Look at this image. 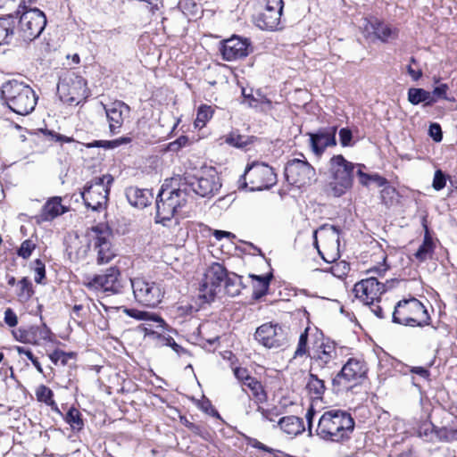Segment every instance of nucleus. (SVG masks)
<instances>
[{"label":"nucleus","mask_w":457,"mask_h":457,"mask_svg":"<svg viewBox=\"0 0 457 457\" xmlns=\"http://www.w3.org/2000/svg\"><path fill=\"white\" fill-rule=\"evenodd\" d=\"M73 356L72 353H65L62 350H54L51 354H49L50 360L57 364L61 362L62 366H65L68 362V360Z\"/></svg>","instance_id":"50"},{"label":"nucleus","mask_w":457,"mask_h":457,"mask_svg":"<svg viewBox=\"0 0 457 457\" xmlns=\"http://www.w3.org/2000/svg\"><path fill=\"white\" fill-rule=\"evenodd\" d=\"M187 187H183L182 184L178 188H170L162 185L156 197V222L165 225L166 221H170L175 213L187 204Z\"/></svg>","instance_id":"3"},{"label":"nucleus","mask_w":457,"mask_h":457,"mask_svg":"<svg viewBox=\"0 0 457 457\" xmlns=\"http://www.w3.org/2000/svg\"><path fill=\"white\" fill-rule=\"evenodd\" d=\"M434 252L435 244L427 229L422 244L419 246L418 250L414 253V258L418 261V262L421 263L432 259Z\"/></svg>","instance_id":"32"},{"label":"nucleus","mask_w":457,"mask_h":457,"mask_svg":"<svg viewBox=\"0 0 457 457\" xmlns=\"http://www.w3.org/2000/svg\"><path fill=\"white\" fill-rule=\"evenodd\" d=\"M213 110L210 105L202 104L197 111L195 124L196 126H204L212 117Z\"/></svg>","instance_id":"44"},{"label":"nucleus","mask_w":457,"mask_h":457,"mask_svg":"<svg viewBox=\"0 0 457 457\" xmlns=\"http://www.w3.org/2000/svg\"><path fill=\"white\" fill-rule=\"evenodd\" d=\"M252 51L253 47L250 39L236 35L221 41L220 46V53L222 59L227 62L245 58Z\"/></svg>","instance_id":"18"},{"label":"nucleus","mask_w":457,"mask_h":457,"mask_svg":"<svg viewBox=\"0 0 457 457\" xmlns=\"http://www.w3.org/2000/svg\"><path fill=\"white\" fill-rule=\"evenodd\" d=\"M183 187H187V192L191 190L201 197H212L221 187L220 179L215 168L204 167L195 176H186Z\"/></svg>","instance_id":"6"},{"label":"nucleus","mask_w":457,"mask_h":457,"mask_svg":"<svg viewBox=\"0 0 457 457\" xmlns=\"http://www.w3.org/2000/svg\"><path fill=\"white\" fill-rule=\"evenodd\" d=\"M353 133L348 128H342L339 130V140L342 146L346 147L352 145Z\"/></svg>","instance_id":"56"},{"label":"nucleus","mask_w":457,"mask_h":457,"mask_svg":"<svg viewBox=\"0 0 457 457\" xmlns=\"http://www.w3.org/2000/svg\"><path fill=\"white\" fill-rule=\"evenodd\" d=\"M113 178L110 174L96 177L87 182L81 192V197L87 208L96 212L103 210L106 206Z\"/></svg>","instance_id":"7"},{"label":"nucleus","mask_w":457,"mask_h":457,"mask_svg":"<svg viewBox=\"0 0 457 457\" xmlns=\"http://www.w3.org/2000/svg\"><path fill=\"white\" fill-rule=\"evenodd\" d=\"M228 270L219 263L213 262L204 272L199 286V298L204 303H212L221 292Z\"/></svg>","instance_id":"11"},{"label":"nucleus","mask_w":457,"mask_h":457,"mask_svg":"<svg viewBox=\"0 0 457 457\" xmlns=\"http://www.w3.org/2000/svg\"><path fill=\"white\" fill-rule=\"evenodd\" d=\"M64 420L71 426L72 430L80 431L84 427L81 413L75 407H71L69 409Z\"/></svg>","instance_id":"37"},{"label":"nucleus","mask_w":457,"mask_h":457,"mask_svg":"<svg viewBox=\"0 0 457 457\" xmlns=\"http://www.w3.org/2000/svg\"><path fill=\"white\" fill-rule=\"evenodd\" d=\"M395 194V189L390 186L385 187L381 191V198L386 204L392 202V198Z\"/></svg>","instance_id":"60"},{"label":"nucleus","mask_w":457,"mask_h":457,"mask_svg":"<svg viewBox=\"0 0 457 457\" xmlns=\"http://www.w3.org/2000/svg\"><path fill=\"white\" fill-rule=\"evenodd\" d=\"M131 138L129 137H121L113 140H95L92 143L87 145V147H103L105 149H113L121 145L130 143Z\"/></svg>","instance_id":"35"},{"label":"nucleus","mask_w":457,"mask_h":457,"mask_svg":"<svg viewBox=\"0 0 457 457\" xmlns=\"http://www.w3.org/2000/svg\"><path fill=\"white\" fill-rule=\"evenodd\" d=\"M37 399L41 402L46 403L48 405H54L55 403L53 400V391L46 386H40L37 391Z\"/></svg>","instance_id":"47"},{"label":"nucleus","mask_w":457,"mask_h":457,"mask_svg":"<svg viewBox=\"0 0 457 457\" xmlns=\"http://www.w3.org/2000/svg\"><path fill=\"white\" fill-rule=\"evenodd\" d=\"M354 427V420L349 412L330 409L319 418L315 433L322 440L341 443L350 438Z\"/></svg>","instance_id":"1"},{"label":"nucleus","mask_w":457,"mask_h":457,"mask_svg":"<svg viewBox=\"0 0 457 457\" xmlns=\"http://www.w3.org/2000/svg\"><path fill=\"white\" fill-rule=\"evenodd\" d=\"M162 345L171 347L172 350L179 355H183L187 353V351L181 345H178L170 336H167V338L163 339Z\"/></svg>","instance_id":"57"},{"label":"nucleus","mask_w":457,"mask_h":457,"mask_svg":"<svg viewBox=\"0 0 457 457\" xmlns=\"http://www.w3.org/2000/svg\"><path fill=\"white\" fill-rule=\"evenodd\" d=\"M356 165L348 162L342 154L332 156L329 160L330 181L327 186V192L335 197L343 195L353 185Z\"/></svg>","instance_id":"4"},{"label":"nucleus","mask_w":457,"mask_h":457,"mask_svg":"<svg viewBox=\"0 0 457 457\" xmlns=\"http://www.w3.org/2000/svg\"><path fill=\"white\" fill-rule=\"evenodd\" d=\"M345 270H349L348 264L345 262H341L332 267V273L337 277H342L346 273Z\"/></svg>","instance_id":"62"},{"label":"nucleus","mask_w":457,"mask_h":457,"mask_svg":"<svg viewBox=\"0 0 457 457\" xmlns=\"http://www.w3.org/2000/svg\"><path fill=\"white\" fill-rule=\"evenodd\" d=\"M337 128L336 126L320 129L315 133H308L310 137V146L312 153L320 157L327 147L337 145Z\"/></svg>","instance_id":"24"},{"label":"nucleus","mask_w":457,"mask_h":457,"mask_svg":"<svg viewBox=\"0 0 457 457\" xmlns=\"http://www.w3.org/2000/svg\"><path fill=\"white\" fill-rule=\"evenodd\" d=\"M370 27L375 36L382 42H387L391 39H395L398 36V30L395 28L377 20L370 22Z\"/></svg>","instance_id":"31"},{"label":"nucleus","mask_w":457,"mask_h":457,"mask_svg":"<svg viewBox=\"0 0 457 457\" xmlns=\"http://www.w3.org/2000/svg\"><path fill=\"white\" fill-rule=\"evenodd\" d=\"M34 294L32 283L28 278H23L19 281V292L17 294L20 301H28Z\"/></svg>","instance_id":"41"},{"label":"nucleus","mask_w":457,"mask_h":457,"mask_svg":"<svg viewBox=\"0 0 457 457\" xmlns=\"http://www.w3.org/2000/svg\"><path fill=\"white\" fill-rule=\"evenodd\" d=\"M242 179L250 191L268 189L277 183V175L272 167L263 162H255L247 167Z\"/></svg>","instance_id":"12"},{"label":"nucleus","mask_w":457,"mask_h":457,"mask_svg":"<svg viewBox=\"0 0 457 457\" xmlns=\"http://www.w3.org/2000/svg\"><path fill=\"white\" fill-rule=\"evenodd\" d=\"M449 90V86L447 84L442 83L438 86L435 87L434 89L430 92L433 95L432 98L435 100V103L437 102L438 99H445L450 102H454V98L448 97L447 92Z\"/></svg>","instance_id":"46"},{"label":"nucleus","mask_w":457,"mask_h":457,"mask_svg":"<svg viewBox=\"0 0 457 457\" xmlns=\"http://www.w3.org/2000/svg\"><path fill=\"white\" fill-rule=\"evenodd\" d=\"M446 178L441 170H436L434 174L432 187L435 190L439 191L445 187Z\"/></svg>","instance_id":"54"},{"label":"nucleus","mask_w":457,"mask_h":457,"mask_svg":"<svg viewBox=\"0 0 457 457\" xmlns=\"http://www.w3.org/2000/svg\"><path fill=\"white\" fill-rule=\"evenodd\" d=\"M16 340L24 344L40 345L42 341H50L52 332L45 324L19 328L12 331Z\"/></svg>","instance_id":"23"},{"label":"nucleus","mask_w":457,"mask_h":457,"mask_svg":"<svg viewBox=\"0 0 457 457\" xmlns=\"http://www.w3.org/2000/svg\"><path fill=\"white\" fill-rule=\"evenodd\" d=\"M254 338L266 348H278L288 343L286 328L278 323L267 322L257 328Z\"/></svg>","instance_id":"16"},{"label":"nucleus","mask_w":457,"mask_h":457,"mask_svg":"<svg viewBox=\"0 0 457 457\" xmlns=\"http://www.w3.org/2000/svg\"><path fill=\"white\" fill-rule=\"evenodd\" d=\"M324 234L327 237L331 238L332 240H335L337 244L339 243V229L337 227L334 225L329 224H324L320 226L318 229L314 230L313 232V240L314 245L317 246L318 241H317V235Z\"/></svg>","instance_id":"38"},{"label":"nucleus","mask_w":457,"mask_h":457,"mask_svg":"<svg viewBox=\"0 0 457 457\" xmlns=\"http://www.w3.org/2000/svg\"><path fill=\"white\" fill-rule=\"evenodd\" d=\"M12 21L10 18H0V45L8 44L13 35Z\"/></svg>","instance_id":"39"},{"label":"nucleus","mask_w":457,"mask_h":457,"mask_svg":"<svg viewBox=\"0 0 457 457\" xmlns=\"http://www.w3.org/2000/svg\"><path fill=\"white\" fill-rule=\"evenodd\" d=\"M243 288L241 277L234 272L227 273L226 279H224L223 289L225 293L231 297L237 296L240 294Z\"/></svg>","instance_id":"34"},{"label":"nucleus","mask_w":457,"mask_h":457,"mask_svg":"<svg viewBox=\"0 0 457 457\" xmlns=\"http://www.w3.org/2000/svg\"><path fill=\"white\" fill-rule=\"evenodd\" d=\"M367 372V367L362 361L355 358H350L332 378V385L337 387H346L348 383L356 384L361 378H364Z\"/></svg>","instance_id":"19"},{"label":"nucleus","mask_w":457,"mask_h":457,"mask_svg":"<svg viewBox=\"0 0 457 457\" xmlns=\"http://www.w3.org/2000/svg\"><path fill=\"white\" fill-rule=\"evenodd\" d=\"M361 166L362 165H361V164L356 165V167L358 168L357 175L360 178L361 184H362L363 186H369L371 182L372 175H369V174L362 172Z\"/></svg>","instance_id":"63"},{"label":"nucleus","mask_w":457,"mask_h":457,"mask_svg":"<svg viewBox=\"0 0 457 457\" xmlns=\"http://www.w3.org/2000/svg\"><path fill=\"white\" fill-rule=\"evenodd\" d=\"M428 134L436 142H441L443 139L442 129L438 123L430 124L428 129Z\"/></svg>","instance_id":"58"},{"label":"nucleus","mask_w":457,"mask_h":457,"mask_svg":"<svg viewBox=\"0 0 457 457\" xmlns=\"http://www.w3.org/2000/svg\"><path fill=\"white\" fill-rule=\"evenodd\" d=\"M1 98L11 111L23 116L34 111L37 102L35 91L29 85L15 79L3 84Z\"/></svg>","instance_id":"2"},{"label":"nucleus","mask_w":457,"mask_h":457,"mask_svg":"<svg viewBox=\"0 0 457 457\" xmlns=\"http://www.w3.org/2000/svg\"><path fill=\"white\" fill-rule=\"evenodd\" d=\"M126 198L129 203L135 207L144 208L147 206L153 195L150 190L139 188L137 187H129L125 190Z\"/></svg>","instance_id":"26"},{"label":"nucleus","mask_w":457,"mask_h":457,"mask_svg":"<svg viewBox=\"0 0 457 457\" xmlns=\"http://www.w3.org/2000/svg\"><path fill=\"white\" fill-rule=\"evenodd\" d=\"M106 117L109 122V129L112 134H116L124 122V117L129 115L130 107L121 101H116L108 106H104Z\"/></svg>","instance_id":"25"},{"label":"nucleus","mask_w":457,"mask_h":457,"mask_svg":"<svg viewBox=\"0 0 457 457\" xmlns=\"http://www.w3.org/2000/svg\"><path fill=\"white\" fill-rule=\"evenodd\" d=\"M257 411L261 413L263 420L273 422L275 419L279 415L277 408L265 409L262 406H258Z\"/></svg>","instance_id":"55"},{"label":"nucleus","mask_w":457,"mask_h":457,"mask_svg":"<svg viewBox=\"0 0 457 457\" xmlns=\"http://www.w3.org/2000/svg\"><path fill=\"white\" fill-rule=\"evenodd\" d=\"M308 330L309 328H306L303 332L301 333L297 344V347L295 351L293 359H296L297 357L303 356L307 353H309V347H308Z\"/></svg>","instance_id":"42"},{"label":"nucleus","mask_w":457,"mask_h":457,"mask_svg":"<svg viewBox=\"0 0 457 457\" xmlns=\"http://www.w3.org/2000/svg\"><path fill=\"white\" fill-rule=\"evenodd\" d=\"M320 373H316L315 371H312L309 370L307 382L305 386V389L307 393L314 399H322L327 387L325 385V380L320 378Z\"/></svg>","instance_id":"27"},{"label":"nucleus","mask_w":457,"mask_h":457,"mask_svg":"<svg viewBox=\"0 0 457 457\" xmlns=\"http://www.w3.org/2000/svg\"><path fill=\"white\" fill-rule=\"evenodd\" d=\"M436 439L446 442L457 440V429H448L446 428L436 429Z\"/></svg>","instance_id":"49"},{"label":"nucleus","mask_w":457,"mask_h":457,"mask_svg":"<svg viewBox=\"0 0 457 457\" xmlns=\"http://www.w3.org/2000/svg\"><path fill=\"white\" fill-rule=\"evenodd\" d=\"M94 249L97 252V263H108L115 256L114 250L112 247L111 228L103 223L92 227L91 235Z\"/></svg>","instance_id":"15"},{"label":"nucleus","mask_w":457,"mask_h":457,"mask_svg":"<svg viewBox=\"0 0 457 457\" xmlns=\"http://www.w3.org/2000/svg\"><path fill=\"white\" fill-rule=\"evenodd\" d=\"M225 141L232 146L243 148L252 143V137L231 132L228 135Z\"/></svg>","instance_id":"40"},{"label":"nucleus","mask_w":457,"mask_h":457,"mask_svg":"<svg viewBox=\"0 0 457 457\" xmlns=\"http://www.w3.org/2000/svg\"><path fill=\"white\" fill-rule=\"evenodd\" d=\"M20 16L16 33L24 42H31L37 38L46 25L45 13L37 8L26 9Z\"/></svg>","instance_id":"9"},{"label":"nucleus","mask_w":457,"mask_h":457,"mask_svg":"<svg viewBox=\"0 0 457 457\" xmlns=\"http://www.w3.org/2000/svg\"><path fill=\"white\" fill-rule=\"evenodd\" d=\"M303 159L289 160L285 167V177L291 185L302 187L310 184L315 177V169Z\"/></svg>","instance_id":"17"},{"label":"nucleus","mask_w":457,"mask_h":457,"mask_svg":"<svg viewBox=\"0 0 457 457\" xmlns=\"http://www.w3.org/2000/svg\"><path fill=\"white\" fill-rule=\"evenodd\" d=\"M35 271V282L41 284L42 280L46 278V266L40 259H36L33 262Z\"/></svg>","instance_id":"52"},{"label":"nucleus","mask_w":457,"mask_h":457,"mask_svg":"<svg viewBox=\"0 0 457 457\" xmlns=\"http://www.w3.org/2000/svg\"><path fill=\"white\" fill-rule=\"evenodd\" d=\"M188 139L187 137H180L176 141L171 142L170 144V149L171 151L179 150L180 147L184 146L187 143Z\"/></svg>","instance_id":"64"},{"label":"nucleus","mask_w":457,"mask_h":457,"mask_svg":"<svg viewBox=\"0 0 457 457\" xmlns=\"http://www.w3.org/2000/svg\"><path fill=\"white\" fill-rule=\"evenodd\" d=\"M418 436L428 442H434L436 436V429L432 423L426 422L419 428Z\"/></svg>","instance_id":"43"},{"label":"nucleus","mask_w":457,"mask_h":457,"mask_svg":"<svg viewBox=\"0 0 457 457\" xmlns=\"http://www.w3.org/2000/svg\"><path fill=\"white\" fill-rule=\"evenodd\" d=\"M130 284L134 297L140 304L155 307L162 302L164 289L160 283L136 278L130 280Z\"/></svg>","instance_id":"13"},{"label":"nucleus","mask_w":457,"mask_h":457,"mask_svg":"<svg viewBox=\"0 0 457 457\" xmlns=\"http://www.w3.org/2000/svg\"><path fill=\"white\" fill-rule=\"evenodd\" d=\"M275 427H279L285 433L292 436L304 431L303 419L293 415L281 418Z\"/></svg>","instance_id":"28"},{"label":"nucleus","mask_w":457,"mask_h":457,"mask_svg":"<svg viewBox=\"0 0 457 457\" xmlns=\"http://www.w3.org/2000/svg\"><path fill=\"white\" fill-rule=\"evenodd\" d=\"M386 286L378 281L374 277L362 279L353 287L355 297L366 303H373L379 301L380 295L386 292Z\"/></svg>","instance_id":"22"},{"label":"nucleus","mask_w":457,"mask_h":457,"mask_svg":"<svg viewBox=\"0 0 457 457\" xmlns=\"http://www.w3.org/2000/svg\"><path fill=\"white\" fill-rule=\"evenodd\" d=\"M262 11L253 17L255 25L263 30H276L279 28L284 8L283 0H259Z\"/></svg>","instance_id":"14"},{"label":"nucleus","mask_w":457,"mask_h":457,"mask_svg":"<svg viewBox=\"0 0 457 457\" xmlns=\"http://www.w3.org/2000/svg\"><path fill=\"white\" fill-rule=\"evenodd\" d=\"M129 317L137 320H143L145 323L139 326V328L144 331L145 337H149L150 333L156 329L164 331L167 328V324L164 320L158 314L145 311H140L134 308L119 307Z\"/></svg>","instance_id":"20"},{"label":"nucleus","mask_w":457,"mask_h":457,"mask_svg":"<svg viewBox=\"0 0 457 457\" xmlns=\"http://www.w3.org/2000/svg\"><path fill=\"white\" fill-rule=\"evenodd\" d=\"M234 375L239 381L243 382V384H245V381H248V378H252L248 370L245 368H235Z\"/></svg>","instance_id":"61"},{"label":"nucleus","mask_w":457,"mask_h":457,"mask_svg":"<svg viewBox=\"0 0 457 457\" xmlns=\"http://www.w3.org/2000/svg\"><path fill=\"white\" fill-rule=\"evenodd\" d=\"M119 270L115 267H111L106 270L105 274L96 275L85 285L91 290L119 294L121 291V284L119 280Z\"/></svg>","instance_id":"21"},{"label":"nucleus","mask_w":457,"mask_h":457,"mask_svg":"<svg viewBox=\"0 0 457 457\" xmlns=\"http://www.w3.org/2000/svg\"><path fill=\"white\" fill-rule=\"evenodd\" d=\"M272 277L271 273L265 276L250 275L253 279V297L254 299H260L267 294Z\"/></svg>","instance_id":"33"},{"label":"nucleus","mask_w":457,"mask_h":457,"mask_svg":"<svg viewBox=\"0 0 457 457\" xmlns=\"http://www.w3.org/2000/svg\"><path fill=\"white\" fill-rule=\"evenodd\" d=\"M338 355L334 343H321L310 356V369L320 377L331 378L338 369Z\"/></svg>","instance_id":"8"},{"label":"nucleus","mask_w":457,"mask_h":457,"mask_svg":"<svg viewBox=\"0 0 457 457\" xmlns=\"http://www.w3.org/2000/svg\"><path fill=\"white\" fill-rule=\"evenodd\" d=\"M67 211L68 209L62 204V198L60 196H54L44 204L42 219L44 220H52Z\"/></svg>","instance_id":"29"},{"label":"nucleus","mask_w":457,"mask_h":457,"mask_svg":"<svg viewBox=\"0 0 457 457\" xmlns=\"http://www.w3.org/2000/svg\"><path fill=\"white\" fill-rule=\"evenodd\" d=\"M432 96L433 95L430 94V91L419 87H411L407 93L408 101L411 104L418 105L423 104L424 107L432 106L435 104Z\"/></svg>","instance_id":"30"},{"label":"nucleus","mask_w":457,"mask_h":457,"mask_svg":"<svg viewBox=\"0 0 457 457\" xmlns=\"http://www.w3.org/2000/svg\"><path fill=\"white\" fill-rule=\"evenodd\" d=\"M57 89L62 100L71 104H79L88 96L87 81L74 71H68L60 79Z\"/></svg>","instance_id":"10"},{"label":"nucleus","mask_w":457,"mask_h":457,"mask_svg":"<svg viewBox=\"0 0 457 457\" xmlns=\"http://www.w3.org/2000/svg\"><path fill=\"white\" fill-rule=\"evenodd\" d=\"M407 73L414 81L419 80L423 75L421 68L413 56L410 58V64L407 65Z\"/></svg>","instance_id":"48"},{"label":"nucleus","mask_w":457,"mask_h":457,"mask_svg":"<svg viewBox=\"0 0 457 457\" xmlns=\"http://www.w3.org/2000/svg\"><path fill=\"white\" fill-rule=\"evenodd\" d=\"M394 323L409 327H424L430 324L431 318L427 308L415 297L399 301L392 313Z\"/></svg>","instance_id":"5"},{"label":"nucleus","mask_w":457,"mask_h":457,"mask_svg":"<svg viewBox=\"0 0 457 457\" xmlns=\"http://www.w3.org/2000/svg\"><path fill=\"white\" fill-rule=\"evenodd\" d=\"M37 133L38 135H42L44 137H46L49 140H54L56 142H61V143L74 142V139L72 137H67L64 135H61V134L55 133L54 131L48 130V129H40L37 130Z\"/></svg>","instance_id":"45"},{"label":"nucleus","mask_w":457,"mask_h":457,"mask_svg":"<svg viewBox=\"0 0 457 457\" xmlns=\"http://www.w3.org/2000/svg\"><path fill=\"white\" fill-rule=\"evenodd\" d=\"M4 322L11 328L18 324L17 315L11 308L6 309L4 312Z\"/></svg>","instance_id":"59"},{"label":"nucleus","mask_w":457,"mask_h":457,"mask_svg":"<svg viewBox=\"0 0 457 457\" xmlns=\"http://www.w3.org/2000/svg\"><path fill=\"white\" fill-rule=\"evenodd\" d=\"M16 350L20 354H24L28 357V361H30L39 373H43V369L38 361L37 358L34 356L32 352L22 346H16Z\"/></svg>","instance_id":"53"},{"label":"nucleus","mask_w":457,"mask_h":457,"mask_svg":"<svg viewBox=\"0 0 457 457\" xmlns=\"http://www.w3.org/2000/svg\"><path fill=\"white\" fill-rule=\"evenodd\" d=\"M35 248L36 244L32 240L27 239L21 243L17 254L23 259H29Z\"/></svg>","instance_id":"51"},{"label":"nucleus","mask_w":457,"mask_h":457,"mask_svg":"<svg viewBox=\"0 0 457 457\" xmlns=\"http://www.w3.org/2000/svg\"><path fill=\"white\" fill-rule=\"evenodd\" d=\"M244 385L252 391L256 403H260L267 400V395L262 385L254 378H248V381H245Z\"/></svg>","instance_id":"36"}]
</instances>
